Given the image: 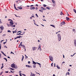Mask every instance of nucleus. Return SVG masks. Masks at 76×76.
Segmentation results:
<instances>
[{"label": "nucleus", "mask_w": 76, "mask_h": 76, "mask_svg": "<svg viewBox=\"0 0 76 76\" xmlns=\"http://www.w3.org/2000/svg\"><path fill=\"white\" fill-rule=\"evenodd\" d=\"M10 24H7V25L9 27L11 26V28H13V27H15L16 25H14V23L12 22H10Z\"/></svg>", "instance_id": "f257e3e1"}, {"label": "nucleus", "mask_w": 76, "mask_h": 76, "mask_svg": "<svg viewBox=\"0 0 76 76\" xmlns=\"http://www.w3.org/2000/svg\"><path fill=\"white\" fill-rule=\"evenodd\" d=\"M57 36L58 37V40L59 41H61V35L60 34H58Z\"/></svg>", "instance_id": "f03ea898"}, {"label": "nucleus", "mask_w": 76, "mask_h": 76, "mask_svg": "<svg viewBox=\"0 0 76 76\" xmlns=\"http://www.w3.org/2000/svg\"><path fill=\"white\" fill-rule=\"evenodd\" d=\"M49 58H50V61H53V57L52 56H49Z\"/></svg>", "instance_id": "7ed1b4c3"}, {"label": "nucleus", "mask_w": 76, "mask_h": 76, "mask_svg": "<svg viewBox=\"0 0 76 76\" xmlns=\"http://www.w3.org/2000/svg\"><path fill=\"white\" fill-rule=\"evenodd\" d=\"M52 1L53 4V6L54 7L56 6V2H55V1H54V0H52Z\"/></svg>", "instance_id": "20e7f679"}, {"label": "nucleus", "mask_w": 76, "mask_h": 76, "mask_svg": "<svg viewBox=\"0 0 76 76\" xmlns=\"http://www.w3.org/2000/svg\"><path fill=\"white\" fill-rule=\"evenodd\" d=\"M37 48V47H34L32 48V49L33 50V51H35L36 49Z\"/></svg>", "instance_id": "39448f33"}, {"label": "nucleus", "mask_w": 76, "mask_h": 76, "mask_svg": "<svg viewBox=\"0 0 76 76\" xmlns=\"http://www.w3.org/2000/svg\"><path fill=\"white\" fill-rule=\"evenodd\" d=\"M11 67H12V68H15V64H12Z\"/></svg>", "instance_id": "423d86ee"}, {"label": "nucleus", "mask_w": 76, "mask_h": 76, "mask_svg": "<svg viewBox=\"0 0 76 76\" xmlns=\"http://www.w3.org/2000/svg\"><path fill=\"white\" fill-rule=\"evenodd\" d=\"M66 23H65V22L64 21H63L62 22H61V25H65Z\"/></svg>", "instance_id": "0eeeda50"}, {"label": "nucleus", "mask_w": 76, "mask_h": 76, "mask_svg": "<svg viewBox=\"0 0 76 76\" xmlns=\"http://www.w3.org/2000/svg\"><path fill=\"white\" fill-rule=\"evenodd\" d=\"M4 27H3V26H1V29L2 31H3V29H4Z\"/></svg>", "instance_id": "6e6552de"}, {"label": "nucleus", "mask_w": 76, "mask_h": 76, "mask_svg": "<svg viewBox=\"0 0 76 76\" xmlns=\"http://www.w3.org/2000/svg\"><path fill=\"white\" fill-rule=\"evenodd\" d=\"M26 67H28V68H30V67H31V68H32V66H30L29 65H26Z\"/></svg>", "instance_id": "1a4fd4ad"}, {"label": "nucleus", "mask_w": 76, "mask_h": 76, "mask_svg": "<svg viewBox=\"0 0 76 76\" xmlns=\"http://www.w3.org/2000/svg\"><path fill=\"white\" fill-rule=\"evenodd\" d=\"M74 44L75 45L76 47V40L75 39H74Z\"/></svg>", "instance_id": "9d476101"}, {"label": "nucleus", "mask_w": 76, "mask_h": 76, "mask_svg": "<svg viewBox=\"0 0 76 76\" xmlns=\"http://www.w3.org/2000/svg\"><path fill=\"white\" fill-rule=\"evenodd\" d=\"M35 9V7H31L30 8V10H32V9H33V10H34Z\"/></svg>", "instance_id": "9b49d317"}, {"label": "nucleus", "mask_w": 76, "mask_h": 76, "mask_svg": "<svg viewBox=\"0 0 76 76\" xmlns=\"http://www.w3.org/2000/svg\"><path fill=\"white\" fill-rule=\"evenodd\" d=\"M14 7L15 9L16 10H19L17 9V8H16V6H15V4H14Z\"/></svg>", "instance_id": "f8f14e48"}, {"label": "nucleus", "mask_w": 76, "mask_h": 76, "mask_svg": "<svg viewBox=\"0 0 76 76\" xmlns=\"http://www.w3.org/2000/svg\"><path fill=\"white\" fill-rule=\"evenodd\" d=\"M33 64H34V65H35V64H37V62H35L34 61H32Z\"/></svg>", "instance_id": "ddd939ff"}, {"label": "nucleus", "mask_w": 76, "mask_h": 76, "mask_svg": "<svg viewBox=\"0 0 76 76\" xmlns=\"http://www.w3.org/2000/svg\"><path fill=\"white\" fill-rule=\"evenodd\" d=\"M23 37H22L20 36H17L16 38H22Z\"/></svg>", "instance_id": "4468645a"}, {"label": "nucleus", "mask_w": 76, "mask_h": 76, "mask_svg": "<svg viewBox=\"0 0 76 76\" xmlns=\"http://www.w3.org/2000/svg\"><path fill=\"white\" fill-rule=\"evenodd\" d=\"M31 76H35V74L34 73H32V72H31V74L30 75Z\"/></svg>", "instance_id": "2eb2a0df"}, {"label": "nucleus", "mask_w": 76, "mask_h": 76, "mask_svg": "<svg viewBox=\"0 0 76 76\" xmlns=\"http://www.w3.org/2000/svg\"><path fill=\"white\" fill-rule=\"evenodd\" d=\"M66 18L67 20L68 21L69 20H70V18H68L66 17Z\"/></svg>", "instance_id": "dca6fc26"}, {"label": "nucleus", "mask_w": 76, "mask_h": 76, "mask_svg": "<svg viewBox=\"0 0 76 76\" xmlns=\"http://www.w3.org/2000/svg\"><path fill=\"white\" fill-rule=\"evenodd\" d=\"M39 48H40V51H41V45H39V48H38V49H39Z\"/></svg>", "instance_id": "f3484780"}, {"label": "nucleus", "mask_w": 76, "mask_h": 76, "mask_svg": "<svg viewBox=\"0 0 76 76\" xmlns=\"http://www.w3.org/2000/svg\"><path fill=\"white\" fill-rule=\"evenodd\" d=\"M56 67H57L58 69H60V67H58V64L56 66Z\"/></svg>", "instance_id": "a211bd4d"}, {"label": "nucleus", "mask_w": 76, "mask_h": 76, "mask_svg": "<svg viewBox=\"0 0 76 76\" xmlns=\"http://www.w3.org/2000/svg\"><path fill=\"white\" fill-rule=\"evenodd\" d=\"M37 64H38L39 65L40 67H41V64L38 63V62H37Z\"/></svg>", "instance_id": "6ab92c4d"}, {"label": "nucleus", "mask_w": 76, "mask_h": 76, "mask_svg": "<svg viewBox=\"0 0 76 76\" xmlns=\"http://www.w3.org/2000/svg\"><path fill=\"white\" fill-rule=\"evenodd\" d=\"M21 47H23V48L24 49V48H26L25 46V45H22V46H21Z\"/></svg>", "instance_id": "aec40b11"}, {"label": "nucleus", "mask_w": 76, "mask_h": 76, "mask_svg": "<svg viewBox=\"0 0 76 76\" xmlns=\"http://www.w3.org/2000/svg\"><path fill=\"white\" fill-rule=\"evenodd\" d=\"M23 56V57L21 59V61H23V59L24 58V56Z\"/></svg>", "instance_id": "412c9836"}, {"label": "nucleus", "mask_w": 76, "mask_h": 76, "mask_svg": "<svg viewBox=\"0 0 76 76\" xmlns=\"http://www.w3.org/2000/svg\"><path fill=\"white\" fill-rule=\"evenodd\" d=\"M23 45H22V42H21L20 43V46H22Z\"/></svg>", "instance_id": "4be33fe9"}, {"label": "nucleus", "mask_w": 76, "mask_h": 76, "mask_svg": "<svg viewBox=\"0 0 76 76\" xmlns=\"http://www.w3.org/2000/svg\"><path fill=\"white\" fill-rule=\"evenodd\" d=\"M72 31H73V32H74V34H75V31H76V30H75V29L73 28Z\"/></svg>", "instance_id": "5701e85b"}, {"label": "nucleus", "mask_w": 76, "mask_h": 76, "mask_svg": "<svg viewBox=\"0 0 76 76\" xmlns=\"http://www.w3.org/2000/svg\"><path fill=\"white\" fill-rule=\"evenodd\" d=\"M8 20H9V21H10H10H10V22H12V23H13V20H11V19H9Z\"/></svg>", "instance_id": "b1692460"}, {"label": "nucleus", "mask_w": 76, "mask_h": 76, "mask_svg": "<svg viewBox=\"0 0 76 76\" xmlns=\"http://www.w3.org/2000/svg\"><path fill=\"white\" fill-rule=\"evenodd\" d=\"M50 26H51L52 27H53V28H55L54 25H50Z\"/></svg>", "instance_id": "393cba45"}, {"label": "nucleus", "mask_w": 76, "mask_h": 76, "mask_svg": "<svg viewBox=\"0 0 76 76\" xmlns=\"http://www.w3.org/2000/svg\"><path fill=\"white\" fill-rule=\"evenodd\" d=\"M41 10H44V8L43 7H41Z\"/></svg>", "instance_id": "a878e982"}, {"label": "nucleus", "mask_w": 76, "mask_h": 76, "mask_svg": "<svg viewBox=\"0 0 76 76\" xmlns=\"http://www.w3.org/2000/svg\"><path fill=\"white\" fill-rule=\"evenodd\" d=\"M33 68H35L36 67V65H33Z\"/></svg>", "instance_id": "bb28decb"}, {"label": "nucleus", "mask_w": 76, "mask_h": 76, "mask_svg": "<svg viewBox=\"0 0 76 76\" xmlns=\"http://www.w3.org/2000/svg\"><path fill=\"white\" fill-rule=\"evenodd\" d=\"M25 32H23L22 33V34H21V35H24V34H25Z\"/></svg>", "instance_id": "cd10ccee"}, {"label": "nucleus", "mask_w": 76, "mask_h": 76, "mask_svg": "<svg viewBox=\"0 0 76 76\" xmlns=\"http://www.w3.org/2000/svg\"><path fill=\"white\" fill-rule=\"evenodd\" d=\"M74 12H75V13H76V10L75 9H74L73 10Z\"/></svg>", "instance_id": "c85d7f7f"}, {"label": "nucleus", "mask_w": 76, "mask_h": 76, "mask_svg": "<svg viewBox=\"0 0 76 76\" xmlns=\"http://www.w3.org/2000/svg\"><path fill=\"white\" fill-rule=\"evenodd\" d=\"M4 59L5 60H6V61H7V59H6V58H4Z\"/></svg>", "instance_id": "c756f323"}, {"label": "nucleus", "mask_w": 76, "mask_h": 76, "mask_svg": "<svg viewBox=\"0 0 76 76\" xmlns=\"http://www.w3.org/2000/svg\"><path fill=\"white\" fill-rule=\"evenodd\" d=\"M25 58H26V59L28 58V56H27L26 55H25Z\"/></svg>", "instance_id": "7c9ffc66"}, {"label": "nucleus", "mask_w": 76, "mask_h": 76, "mask_svg": "<svg viewBox=\"0 0 76 76\" xmlns=\"http://www.w3.org/2000/svg\"><path fill=\"white\" fill-rule=\"evenodd\" d=\"M43 6H44V7H47V5H45V4H44L43 5Z\"/></svg>", "instance_id": "2f4dec72"}, {"label": "nucleus", "mask_w": 76, "mask_h": 76, "mask_svg": "<svg viewBox=\"0 0 76 76\" xmlns=\"http://www.w3.org/2000/svg\"><path fill=\"white\" fill-rule=\"evenodd\" d=\"M53 65H54V64H53V63L51 64V67H53Z\"/></svg>", "instance_id": "473e14b6"}, {"label": "nucleus", "mask_w": 76, "mask_h": 76, "mask_svg": "<svg viewBox=\"0 0 76 76\" xmlns=\"http://www.w3.org/2000/svg\"><path fill=\"white\" fill-rule=\"evenodd\" d=\"M46 9H48V10H50V8L48 7H47Z\"/></svg>", "instance_id": "72a5a7b5"}, {"label": "nucleus", "mask_w": 76, "mask_h": 76, "mask_svg": "<svg viewBox=\"0 0 76 76\" xmlns=\"http://www.w3.org/2000/svg\"><path fill=\"white\" fill-rule=\"evenodd\" d=\"M10 69L11 70H15V69H12V68H10Z\"/></svg>", "instance_id": "f704fd0d"}, {"label": "nucleus", "mask_w": 76, "mask_h": 76, "mask_svg": "<svg viewBox=\"0 0 76 76\" xmlns=\"http://www.w3.org/2000/svg\"><path fill=\"white\" fill-rule=\"evenodd\" d=\"M13 34H14V33H16L17 32V31H13Z\"/></svg>", "instance_id": "c9c22d12"}, {"label": "nucleus", "mask_w": 76, "mask_h": 76, "mask_svg": "<svg viewBox=\"0 0 76 76\" xmlns=\"http://www.w3.org/2000/svg\"><path fill=\"white\" fill-rule=\"evenodd\" d=\"M35 15H36V16H37V18H38V15H37V14H36Z\"/></svg>", "instance_id": "e433bc0d"}, {"label": "nucleus", "mask_w": 76, "mask_h": 76, "mask_svg": "<svg viewBox=\"0 0 76 76\" xmlns=\"http://www.w3.org/2000/svg\"><path fill=\"white\" fill-rule=\"evenodd\" d=\"M19 9L20 10L22 9V7H19Z\"/></svg>", "instance_id": "4c0bfd02"}, {"label": "nucleus", "mask_w": 76, "mask_h": 76, "mask_svg": "<svg viewBox=\"0 0 76 76\" xmlns=\"http://www.w3.org/2000/svg\"><path fill=\"white\" fill-rule=\"evenodd\" d=\"M16 35H21V34H20L19 33L18 34H17Z\"/></svg>", "instance_id": "58836bf2"}, {"label": "nucleus", "mask_w": 76, "mask_h": 76, "mask_svg": "<svg viewBox=\"0 0 76 76\" xmlns=\"http://www.w3.org/2000/svg\"><path fill=\"white\" fill-rule=\"evenodd\" d=\"M62 14H63V12H61L60 15H62Z\"/></svg>", "instance_id": "ea45409f"}, {"label": "nucleus", "mask_w": 76, "mask_h": 76, "mask_svg": "<svg viewBox=\"0 0 76 76\" xmlns=\"http://www.w3.org/2000/svg\"><path fill=\"white\" fill-rule=\"evenodd\" d=\"M6 42H6V41L5 42H4V43H3V44L4 45V44H6Z\"/></svg>", "instance_id": "a19ab883"}, {"label": "nucleus", "mask_w": 76, "mask_h": 76, "mask_svg": "<svg viewBox=\"0 0 76 76\" xmlns=\"http://www.w3.org/2000/svg\"><path fill=\"white\" fill-rule=\"evenodd\" d=\"M11 54H13L15 55V54H14V53L13 52H11Z\"/></svg>", "instance_id": "79ce46f5"}, {"label": "nucleus", "mask_w": 76, "mask_h": 76, "mask_svg": "<svg viewBox=\"0 0 76 76\" xmlns=\"http://www.w3.org/2000/svg\"><path fill=\"white\" fill-rule=\"evenodd\" d=\"M8 32H11V31H10L8 30Z\"/></svg>", "instance_id": "37998d69"}, {"label": "nucleus", "mask_w": 76, "mask_h": 76, "mask_svg": "<svg viewBox=\"0 0 76 76\" xmlns=\"http://www.w3.org/2000/svg\"><path fill=\"white\" fill-rule=\"evenodd\" d=\"M2 36H3V37H4V36H6V34H3Z\"/></svg>", "instance_id": "c03bdc74"}, {"label": "nucleus", "mask_w": 76, "mask_h": 76, "mask_svg": "<svg viewBox=\"0 0 76 76\" xmlns=\"http://www.w3.org/2000/svg\"><path fill=\"white\" fill-rule=\"evenodd\" d=\"M14 15H15V16H16V17H18V18L20 17V16H18L16 15L15 14H14Z\"/></svg>", "instance_id": "a18cd8bd"}, {"label": "nucleus", "mask_w": 76, "mask_h": 76, "mask_svg": "<svg viewBox=\"0 0 76 76\" xmlns=\"http://www.w3.org/2000/svg\"><path fill=\"white\" fill-rule=\"evenodd\" d=\"M43 10H47V9L45 8H43Z\"/></svg>", "instance_id": "49530a36"}, {"label": "nucleus", "mask_w": 76, "mask_h": 76, "mask_svg": "<svg viewBox=\"0 0 76 76\" xmlns=\"http://www.w3.org/2000/svg\"><path fill=\"white\" fill-rule=\"evenodd\" d=\"M3 66H2L1 68V69H3Z\"/></svg>", "instance_id": "de8ad7c7"}, {"label": "nucleus", "mask_w": 76, "mask_h": 76, "mask_svg": "<svg viewBox=\"0 0 76 76\" xmlns=\"http://www.w3.org/2000/svg\"><path fill=\"white\" fill-rule=\"evenodd\" d=\"M4 41V40H2L1 41V42H1V43L2 42V41Z\"/></svg>", "instance_id": "09e8293b"}, {"label": "nucleus", "mask_w": 76, "mask_h": 76, "mask_svg": "<svg viewBox=\"0 0 76 76\" xmlns=\"http://www.w3.org/2000/svg\"><path fill=\"white\" fill-rule=\"evenodd\" d=\"M1 53L3 54H4V53H3V52L2 51L1 52Z\"/></svg>", "instance_id": "8fccbe9b"}, {"label": "nucleus", "mask_w": 76, "mask_h": 76, "mask_svg": "<svg viewBox=\"0 0 76 76\" xmlns=\"http://www.w3.org/2000/svg\"><path fill=\"white\" fill-rule=\"evenodd\" d=\"M36 73H37V74H39V75H40V74H39V73H38V72H36Z\"/></svg>", "instance_id": "3c124183"}, {"label": "nucleus", "mask_w": 76, "mask_h": 76, "mask_svg": "<svg viewBox=\"0 0 76 76\" xmlns=\"http://www.w3.org/2000/svg\"><path fill=\"white\" fill-rule=\"evenodd\" d=\"M4 47H5V48H7V46H6V45H5L4 46Z\"/></svg>", "instance_id": "603ef678"}, {"label": "nucleus", "mask_w": 76, "mask_h": 76, "mask_svg": "<svg viewBox=\"0 0 76 76\" xmlns=\"http://www.w3.org/2000/svg\"><path fill=\"white\" fill-rule=\"evenodd\" d=\"M1 44L0 45V50H1Z\"/></svg>", "instance_id": "864d4df0"}, {"label": "nucleus", "mask_w": 76, "mask_h": 76, "mask_svg": "<svg viewBox=\"0 0 76 76\" xmlns=\"http://www.w3.org/2000/svg\"><path fill=\"white\" fill-rule=\"evenodd\" d=\"M30 63H31V62L30 61L28 62V64H30Z\"/></svg>", "instance_id": "5fc2aeb1"}, {"label": "nucleus", "mask_w": 76, "mask_h": 76, "mask_svg": "<svg viewBox=\"0 0 76 76\" xmlns=\"http://www.w3.org/2000/svg\"><path fill=\"white\" fill-rule=\"evenodd\" d=\"M15 68H18V66H15Z\"/></svg>", "instance_id": "6e6d98bb"}, {"label": "nucleus", "mask_w": 76, "mask_h": 76, "mask_svg": "<svg viewBox=\"0 0 76 76\" xmlns=\"http://www.w3.org/2000/svg\"><path fill=\"white\" fill-rule=\"evenodd\" d=\"M5 73H9V71H6Z\"/></svg>", "instance_id": "4d7b16f0"}, {"label": "nucleus", "mask_w": 76, "mask_h": 76, "mask_svg": "<svg viewBox=\"0 0 76 76\" xmlns=\"http://www.w3.org/2000/svg\"><path fill=\"white\" fill-rule=\"evenodd\" d=\"M10 72H11V73H13V71H12L11 70Z\"/></svg>", "instance_id": "13d9d810"}, {"label": "nucleus", "mask_w": 76, "mask_h": 76, "mask_svg": "<svg viewBox=\"0 0 76 76\" xmlns=\"http://www.w3.org/2000/svg\"><path fill=\"white\" fill-rule=\"evenodd\" d=\"M54 67H56V64L55 63L54 64Z\"/></svg>", "instance_id": "bf43d9fd"}, {"label": "nucleus", "mask_w": 76, "mask_h": 76, "mask_svg": "<svg viewBox=\"0 0 76 76\" xmlns=\"http://www.w3.org/2000/svg\"><path fill=\"white\" fill-rule=\"evenodd\" d=\"M18 47H19V48H21V46H20V45H19Z\"/></svg>", "instance_id": "052dcab7"}, {"label": "nucleus", "mask_w": 76, "mask_h": 76, "mask_svg": "<svg viewBox=\"0 0 76 76\" xmlns=\"http://www.w3.org/2000/svg\"><path fill=\"white\" fill-rule=\"evenodd\" d=\"M32 6H34V5H31L30 6V7H32Z\"/></svg>", "instance_id": "680f3d73"}, {"label": "nucleus", "mask_w": 76, "mask_h": 76, "mask_svg": "<svg viewBox=\"0 0 76 76\" xmlns=\"http://www.w3.org/2000/svg\"><path fill=\"white\" fill-rule=\"evenodd\" d=\"M69 72H68L67 73V75H69Z\"/></svg>", "instance_id": "e2e57ef3"}, {"label": "nucleus", "mask_w": 76, "mask_h": 76, "mask_svg": "<svg viewBox=\"0 0 76 76\" xmlns=\"http://www.w3.org/2000/svg\"><path fill=\"white\" fill-rule=\"evenodd\" d=\"M64 63H65V62L64 61V62H63L62 63V64H64Z\"/></svg>", "instance_id": "0e129e2a"}, {"label": "nucleus", "mask_w": 76, "mask_h": 76, "mask_svg": "<svg viewBox=\"0 0 76 76\" xmlns=\"http://www.w3.org/2000/svg\"><path fill=\"white\" fill-rule=\"evenodd\" d=\"M70 69H69L68 70V72H70Z\"/></svg>", "instance_id": "69168bd1"}, {"label": "nucleus", "mask_w": 76, "mask_h": 76, "mask_svg": "<svg viewBox=\"0 0 76 76\" xmlns=\"http://www.w3.org/2000/svg\"><path fill=\"white\" fill-rule=\"evenodd\" d=\"M35 9H36V10H38V8L36 7Z\"/></svg>", "instance_id": "338daca9"}, {"label": "nucleus", "mask_w": 76, "mask_h": 76, "mask_svg": "<svg viewBox=\"0 0 76 76\" xmlns=\"http://www.w3.org/2000/svg\"><path fill=\"white\" fill-rule=\"evenodd\" d=\"M53 76H56L54 74H53Z\"/></svg>", "instance_id": "774afa93"}]
</instances>
